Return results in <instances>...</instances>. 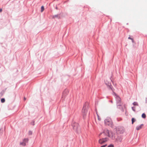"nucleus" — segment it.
Returning a JSON list of instances; mask_svg holds the SVG:
<instances>
[{"label":"nucleus","instance_id":"nucleus-25","mask_svg":"<svg viewBox=\"0 0 147 147\" xmlns=\"http://www.w3.org/2000/svg\"><path fill=\"white\" fill-rule=\"evenodd\" d=\"M146 103H147V98H146Z\"/></svg>","mask_w":147,"mask_h":147},{"label":"nucleus","instance_id":"nucleus-3","mask_svg":"<svg viewBox=\"0 0 147 147\" xmlns=\"http://www.w3.org/2000/svg\"><path fill=\"white\" fill-rule=\"evenodd\" d=\"M104 122L106 125L109 126L111 127H113V122L110 118L108 117H107L105 119Z\"/></svg>","mask_w":147,"mask_h":147},{"label":"nucleus","instance_id":"nucleus-30","mask_svg":"<svg viewBox=\"0 0 147 147\" xmlns=\"http://www.w3.org/2000/svg\"><path fill=\"white\" fill-rule=\"evenodd\" d=\"M56 9H58V8H57V7H56L55 8Z\"/></svg>","mask_w":147,"mask_h":147},{"label":"nucleus","instance_id":"nucleus-14","mask_svg":"<svg viewBox=\"0 0 147 147\" xmlns=\"http://www.w3.org/2000/svg\"><path fill=\"white\" fill-rule=\"evenodd\" d=\"M133 105L134 106H138V103L136 102H134L132 103Z\"/></svg>","mask_w":147,"mask_h":147},{"label":"nucleus","instance_id":"nucleus-28","mask_svg":"<svg viewBox=\"0 0 147 147\" xmlns=\"http://www.w3.org/2000/svg\"><path fill=\"white\" fill-rule=\"evenodd\" d=\"M2 11V9H0V12H1Z\"/></svg>","mask_w":147,"mask_h":147},{"label":"nucleus","instance_id":"nucleus-13","mask_svg":"<svg viewBox=\"0 0 147 147\" xmlns=\"http://www.w3.org/2000/svg\"><path fill=\"white\" fill-rule=\"evenodd\" d=\"M28 138H25L23 140V141L24 142L25 144H26V143L28 141Z\"/></svg>","mask_w":147,"mask_h":147},{"label":"nucleus","instance_id":"nucleus-22","mask_svg":"<svg viewBox=\"0 0 147 147\" xmlns=\"http://www.w3.org/2000/svg\"><path fill=\"white\" fill-rule=\"evenodd\" d=\"M32 134V132L31 131H29L28 132V134L29 135H31Z\"/></svg>","mask_w":147,"mask_h":147},{"label":"nucleus","instance_id":"nucleus-12","mask_svg":"<svg viewBox=\"0 0 147 147\" xmlns=\"http://www.w3.org/2000/svg\"><path fill=\"white\" fill-rule=\"evenodd\" d=\"M20 145L23 146H25L26 145V144L23 141L22 142H21L20 143Z\"/></svg>","mask_w":147,"mask_h":147},{"label":"nucleus","instance_id":"nucleus-29","mask_svg":"<svg viewBox=\"0 0 147 147\" xmlns=\"http://www.w3.org/2000/svg\"><path fill=\"white\" fill-rule=\"evenodd\" d=\"M24 100H25L26 99V98L25 97H24Z\"/></svg>","mask_w":147,"mask_h":147},{"label":"nucleus","instance_id":"nucleus-24","mask_svg":"<svg viewBox=\"0 0 147 147\" xmlns=\"http://www.w3.org/2000/svg\"><path fill=\"white\" fill-rule=\"evenodd\" d=\"M107 146V144H105L101 146L100 147H105Z\"/></svg>","mask_w":147,"mask_h":147},{"label":"nucleus","instance_id":"nucleus-26","mask_svg":"<svg viewBox=\"0 0 147 147\" xmlns=\"http://www.w3.org/2000/svg\"><path fill=\"white\" fill-rule=\"evenodd\" d=\"M102 134V133H100L99 134V136H100V135H101Z\"/></svg>","mask_w":147,"mask_h":147},{"label":"nucleus","instance_id":"nucleus-19","mask_svg":"<svg viewBox=\"0 0 147 147\" xmlns=\"http://www.w3.org/2000/svg\"><path fill=\"white\" fill-rule=\"evenodd\" d=\"M135 108H136L135 107H131L132 109V110L133 111H134V112L136 111Z\"/></svg>","mask_w":147,"mask_h":147},{"label":"nucleus","instance_id":"nucleus-23","mask_svg":"<svg viewBox=\"0 0 147 147\" xmlns=\"http://www.w3.org/2000/svg\"><path fill=\"white\" fill-rule=\"evenodd\" d=\"M31 124L32 125H34L35 124H34V121H33L32 122H31Z\"/></svg>","mask_w":147,"mask_h":147},{"label":"nucleus","instance_id":"nucleus-10","mask_svg":"<svg viewBox=\"0 0 147 147\" xmlns=\"http://www.w3.org/2000/svg\"><path fill=\"white\" fill-rule=\"evenodd\" d=\"M105 84L108 86L109 87V88L110 89H111L113 91L114 89L113 88L112 86L111 85V84L109 83H108V84H107V83L105 82Z\"/></svg>","mask_w":147,"mask_h":147},{"label":"nucleus","instance_id":"nucleus-11","mask_svg":"<svg viewBox=\"0 0 147 147\" xmlns=\"http://www.w3.org/2000/svg\"><path fill=\"white\" fill-rule=\"evenodd\" d=\"M143 125V124H142L140 125L139 126H138L136 127V129L137 130H138L142 128V126Z\"/></svg>","mask_w":147,"mask_h":147},{"label":"nucleus","instance_id":"nucleus-27","mask_svg":"<svg viewBox=\"0 0 147 147\" xmlns=\"http://www.w3.org/2000/svg\"><path fill=\"white\" fill-rule=\"evenodd\" d=\"M109 102H111L112 103H113V101L112 100H110Z\"/></svg>","mask_w":147,"mask_h":147},{"label":"nucleus","instance_id":"nucleus-4","mask_svg":"<svg viewBox=\"0 0 147 147\" xmlns=\"http://www.w3.org/2000/svg\"><path fill=\"white\" fill-rule=\"evenodd\" d=\"M87 109L86 108V104H84L82 110L83 115V118L85 119L87 112Z\"/></svg>","mask_w":147,"mask_h":147},{"label":"nucleus","instance_id":"nucleus-5","mask_svg":"<svg viewBox=\"0 0 147 147\" xmlns=\"http://www.w3.org/2000/svg\"><path fill=\"white\" fill-rule=\"evenodd\" d=\"M108 140V138H107L100 139L98 141V143L100 144H102L106 142Z\"/></svg>","mask_w":147,"mask_h":147},{"label":"nucleus","instance_id":"nucleus-21","mask_svg":"<svg viewBox=\"0 0 147 147\" xmlns=\"http://www.w3.org/2000/svg\"><path fill=\"white\" fill-rule=\"evenodd\" d=\"M107 147H114V145L112 144H111L109 145Z\"/></svg>","mask_w":147,"mask_h":147},{"label":"nucleus","instance_id":"nucleus-16","mask_svg":"<svg viewBox=\"0 0 147 147\" xmlns=\"http://www.w3.org/2000/svg\"><path fill=\"white\" fill-rule=\"evenodd\" d=\"M136 121V119L134 118H132L131 119L132 123L133 124Z\"/></svg>","mask_w":147,"mask_h":147},{"label":"nucleus","instance_id":"nucleus-32","mask_svg":"<svg viewBox=\"0 0 147 147\" xmlns=\"http://www.w3.org/2000/svg\"><path fill=\"white\" fill-rule=\"evenodd\" d=\"M114 86H115V85H115H115H114Z\"/></svg>","mask_w":147,"mask_h":147},{"label":"nucleus","instance_id":"nucleus-20","mask_svg":"<svg viewBox=\"0 0 147 147\" xmlns=\"http://www.w3.org/2000/svg\"><path fill=\"white\" fill-rule=\"evenodd\" d=\"M128 39H130V40H131V41L133 42H134V40L133 39L131 38L130 37H129L128 38Z\"/></svg>","mask_w":147,"mask_h":147},{"label":"nucleus","instance_id":"nucleus-18","mask_svg":"<svg viewBox=\"0 0 147 147\" xmlns=\"http://www.w3.org/2000/svg\"><path fill=\"white\" fill-rule=\"evenodd\" d=\"M44 8L43 6H42L41 7V11L42 12L44 10Z\"/></svg>","mask_w":147,"mask_h":147},{"label":"nucleus","instance_id":"nucleus-9","mask_svg":"<svg viewBox=\"0 0 147 147\" xmlns=\"http://www.w3.org/2000/svg\"><path fill=\"white\" fill-rule=\"evenodd\" d=\"M53 18H57L58 19H60L61 18L60 14L55 15L53 16L52 17Z\"/></svg>","mask_w":147,"mask_h":147},{"label":"nucleus","instance_id":"nucleus-7","mask_svg":"<svg viewBox=\"0 0 147 147\" xmlns=\"http://www.w3.org/2000/svg\"><path fill=\"white\" fill-rule=\"evenodd\" d=\"M118 129L119 132L120 133H123L124 132L123 127H120L118 128Z\"/></svg>","mask_w":147,"mask_h":147},{"label":"nucleus","instance_id":"nucleus-6","mask_svg":"<svg viewBox=\"0 0 147 147\" xmlns=\"http://www.w3.org/2000/svg\"><path fill=\"white\" fill-rule=\"evenodd\" d=\"M103 133L106 136H107L109 137H111V135L109 134V131L108 129H105L103 132Z\"/></svg>","mask_w":147,"mask_h":147},{"label":"nucleus","instance_id":"nucleus-17","mask_svg":"<svg viewBox=\"0 0 147 147\" xmlns=\"http://www.w3.org/2000/svg\"><path fill=\"white\" fill-rule=\"evenodd\" d=\"M5 100L4 98H2L1 99V102L2 103H4L5 102Z\"/></svg>","mask_w":147,"mask_h":147},{"label":"nucleus","instance_id":"nucleus-2","mask_svg":"<svg viewBox=\"0 0 147 147\" xmlns=\"http://www.w3.org/2000/svg\"><path fill=\"white\" fill-rule=\"evenodd\" d=\"M71 125L74 131L78 134L81 132L79 124L73 121L71 123Z\"/></svg>","mask_w":147,"mask_h":147},{"label":"nucleus","instance_id":"nucleus-1","mask_svg":"<svg viewBox=\"0 0 147 147\" xmlns=\"http://www.w3.org/2000/svg\"><path fill=\"white\" fill-rule=\"evenodd\" d=\"M113 94L115 98L117 107L118 108L120 109L121 110L123 111V109L122 107V103L121 102L120 98L118 95L113 92Z\"/></svg>","mask_w":147,"mask_h":147},{"label":"nucleus","instance_id":"nucleus-8","mask_svg":"<svg viewBox=\"0 0 147 147\" xmlns=\"http://www.w3.org/2000/svg\"><path fill=\"white\" fill-rule=\"evenodd\" d=\"M68 92V90H65L63 92L62 95V98H64L66 95L67 94Z\"/></svg>","mask_w":147,"mask_h":147},{"label":"nucleus","instance_id":"nucleus-15","mask_svg":"<svg viewBox=\"0 0 147 147\" xmlns=\"http://www.w3.org/2000/svg\"><path fill=\"white\" fill-rule=\"evenodd\" d=\"M142 117L143 118H145L146 117V115L145 113H143L142 114Z\"/></svg>","mask_w":147,"mask_h":147},{"label":"nucleus","instance_id":"nucleus-31","mask_svg":"<svg viewBox=\"0 0 147 147\" xmlns=\"http://www.w3.org/2000/svg\"><path fill=\"white\" fill-rule=\"evenodd\" d=\"M1 129H0V134H1Z\"/></svg>","mask_w":147,"mask_h":147}]
</instances>
